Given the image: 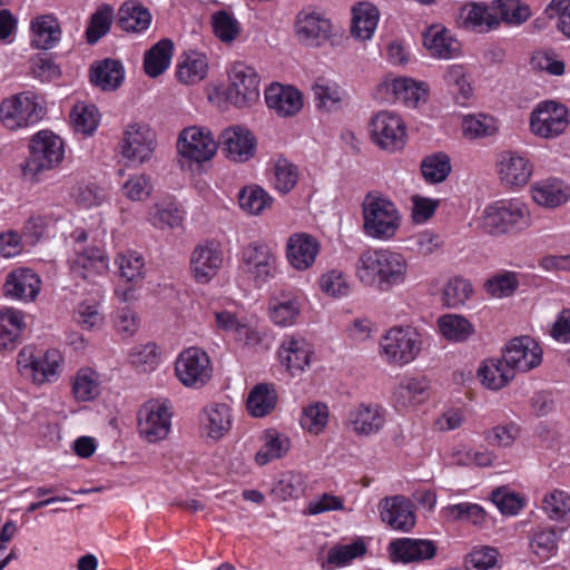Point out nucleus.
Instances as JSON below:
<instances>
[{"label": "nucleus", "instance_id": "nucleus-1", "mask_svg": "<svg viewBox=\"0 0 570 570\" xmlns=\"http://www.w3.org/2000/svg\"><path fill=\"white\" fill-rule=\"evenodd\" d=\"M355 269L363 284L387 292L404 283L407 262L399 253L368 248L361 253Z\"/></svg>", "mask_w": 570, "mask_h": 570}, {"label": "nucleus", "instance_id": "nucleus-2", "mask_svg": "<svg viewBox=\"0 0 570 570\" xmlns=\"http://www.w3.org/2000/svg\"><path fill=\"white\" fill-rule=\"evenodd\" d=\"M480 220L483 230L494 236L515 234L527 229L531 224L525 204L515 198L488 205Z\"/></svg>", "mask_w": 570, "mask_h": 570}, {"label": "nucleus", "instance_id": "nucleus-3", "mask_svg": "<svg viewBox=\"0 0 570 570\" xmlns=\"http://www.w3.org/2000/svg\"><path fill=\"white\" fill-rule=\"evenodd\" d=\"M362 207L363 228L366 235L377 239H389L396 234L401 216L392 202L368 194Z\"/></svg>", "mask_w": 570, "mask_h": 570}, {"label": "nucleus", "instance_id": "nucleus-4", "mask_svg": "<svg viewBox=\"0 0 570 570\" xmlns=\"http://www.w3.org/2000/svg\"><path fill=\"white\" fill-rule=\"evenodd\" d=\"M65 157V145L56 134L47 130L37 132L29 144V156L23 167L24 173L37 175L60 165Z\"/></svg>", "mask_w": 570, "mask_h": 570}, {"label": "nucleus", "instance_id": "nucleus-5", "mask_svg": "<svg viewBox=\"0 0 570 570\" xmlns=\"http://www.w3.org/2000/svg\"><path fill=\"white\" fill-rule=\"evenodd\" d=\"M62 356L58 350H38L32 345L22 347L17 357L20 372L37 384L49 382L58 376Z\"/></svg>", "mask_w": 570, "mask_h": 570}, {"label": "nucleus", "instance_id": "nucleus-6", "mask_svg": "<svg viewBox=\"0 0 570 570\" xmlns=\"http://www.w3.org/2000/svg\"><path fill=\"white\" fill-rule=\"evenodd\" d=\"M261 78L252 66L235 61L228 68L226 99L237 108L249 107L259 98Z\"/></svg>", "mask_w": 570, "mask_h": 570}, {"label": "nucleus", "instance_id": "nucleus-7", "mask_svg": "<svg viewBox=\"0 0 570 570\" xmlns=\"http://www.w3.org/2000/svg\"><path fill=\"white\" fill-rule=\"evenodd\" d=\"M42 108L31 92H20L0 102V122L8 130H18L38 122Z\"/></svg>", "mask_w": 570, "mask_h": 570}, {"label": "nucleus", "instance_id": "nucleus-8", "mask_svg": "<svg viewBox=\"0 0 570 570\" xmlns=\"http://www.w3.org/2000/svg\"><path fill=\"white\" fill-rule=\"evenodd\" d=\"M421 335L411 327H394L382 337L381 351L391 364L412 362L421 351Z\"/></svg>", "mask_w": 570, "mask_h": 570}, {"label": "nucleus", "instance_id": "nucleus-9", "mask_svg": "<svg viewBox=\"0 0 570 570\" xmlns=\"http://www.w3.org/2000/svg\"><path fill=\"white\" fill-rule=\"evenodd\" d=\"M171 405L167 400H153L138 411V432L150 443L165 439L171 426Z\"/></svg>", "mask_w": 570, "mask_h": 570}, {"label": "nucleus", "instance_id": "nucleus-10", "mask_svg": "<svg viewBox=\"0 0 570 570\" xmlns=\"http://www.w3.org/2000/svg\"><path fill=\"white\" fill-rule=\"evenodd\" d=\"M569 125V111L566 105L546 100L531 112L530 129L541 138H556L563 134Z\"/></svg>", "mask_w": 570, "mask_h": 570}, {"label": "nucleus", "instance_id": "nucleus-11", "mask_svg": "<svg viewBox=\"0 0 570 570\" xmlns=\"http://www.w3.org/2000/svg\"><path fill=\"white\" fill-rule=\"evenodd\" d=\"M175 372L185 386L199 389L210 380L213 370L205 351L198 347H189L179 354Z\"/></svg>", "mask_w": 570, "mask_h": 570}, {"label": "nucleus", "instance_id": "nucleus-12", "mask_svg": "<svg viewBox=\"0 0 570 570\" xmlns=\"http://www.w3.org/2000/svg\"><path fill=\"white\" fill-rule=\"evenodd\" d=\"M370 131L372 140L381 149L394 153L405 145V125L396 114L377 112L371 119Z\"/></svg>", "mask_w": 570, "mask_h": 570}, {"label": "nucleus", "instance_id": "nucleus-13", "mask_svg": "<svg viewBox=\"0 0 570 570\" xmlns=\"http://www.w3.org/2000/svg\"><path fill=\"white\" fill-rule=\"evenodd\" d=\"M502 357L515 373L529 372L542 362V348L530 336L512 338L503 350Z\"/></svg>", "mask_w": 570, "mask_h": 570}, {"label": "nucleus", "instance_id": "nucleus-14", "mask_svg": "<svg viewBox=\"0 0 570 570\" xmlns=\"http://www.w3.org/2000/svg\"><path fill=\"white\" fill-rule=\"evenodd\" d=\"M244 271L261 285L273 278L276 272V256L272 249L261 243H252L242 254Z\"/></svg>", "mask_w": 570, "mask_h": 570}, {"label": "nucleus", "instance_id": "nucleus-15", "mask_svg": "<svg viewBox=\"0 0 570 570\" xmlns=\"http://www.w3.org/2000/svg\"><path fill=\"white\" fill-rule=\"evenodd\" d=\"M224 253L216 240L198 244L190 256V269L198 283H208L222 268Z\"/></svg>", "mask_w": 570, "mask_h": 570}, {"label": "nucleus", "instance_id": "nucleus-16", "mask_svg": "<svg viewBox=\"0 0 570 570\" xmlns=\"http://www.w3.org/2000/svg\"><path fill=\"white\" fill-rule=\"evenodd\" d=\"M155 148V134L142 124H132L124 130L120 142L121 154L132 163L142 164Z\"/></svg>", "mask_w": 570, "mask_h": 570}, {"label": "nucleus", "instance_id": "nucleus-17", "mask_svg": "<svg viewBox=\"0 0 570 570\" xmlns=\"http://www.w3.org/2000/svg\"><path fill=\"white\" fill-rule=\"evenodd\" d=\"M177 148L183 157L203 163L215 155L217 144L209 131L198 127H189L180 132Z\"/></svg>", "mask_w": 570, "mask_h": 570}, {"label": "nucleus", "instance_id": "nucleus-18", "mask_svg": "<svg viewBox=\"0 0 570 570\" xmlns=\"http://www.w3.org/2000/svg\"><path fill=\"white\" fill-rule=\"evenodd\" d=\"M385 424V410L374 403H360L346 416L345 426L358 436L379 433Z\"/></svg>", "mask_w": 570, "mask_h": 570}, {"label": "nucleus", "instance_id": "nucleus-19", "mask_svg": "<svg viewBox=\"0 0 570 570\" xmlns=\"http://www.w3.org/2000/svg\"><path fill=\"white\" fill-rule=\"evenodd\" d=\"M379 510L381 520L393 530L409 532L415 525L413 504L403 495L382 499Z\"/></svg>", "mask_w": 570, "mask_h": 570}, {"label": "nucleus", "instance_id": "nucleus-20", "mask_svg": "<svg viewBox=\"0 0 570 570\" xmlns=\"http://www.w3.org/2000/svg\"><path fill=\"white\" fill-rule=\"evenodd\" d=\"M295 33L307 46L320 47L332 36V23L320 13L302 10L296 16Z\"/></svg>", "mask_w": 570, "mask_h": 570}, {"label": "nucleus", "instance_id": "nucleus-21", "mask_svg": "<svg viewBox=\"0 0 570 570\" xmlns=\"http://www.w3.org/2000/svg\"><path fill=\"white\" fill-rule=\"evenodd\" d=\"M40 287L41 279L33 269L19 267L7 275L2 292L7 298L29 302L38 296Z\"/></svg>", "mask_w": 570, "mask_h": 570}, {"label": "nucleus", "instance_id": "nucleus-22", "mask_svg": "<svg viewBox=\"0 0 570 570\" xmlns=\"http://www.w3.org/2000/svg\"><path fill=\"white\" fill-rule=\"evenodd\" d=\"M220 144L226 157L233 161L245 163L256 151V140L253 134L240 126L225 129L220 134Z\"/></svg>", "mask_w": 570, "mask_h": 570}, {"label": "nucleus", "instance_id": "nucleus-23", "mask_svg": "<svg viewBox=\"0 0 570 570\" xmlns=\"http://www.w3.org/2000/svg\"><path fill=\"white\" fill-rule=\"evenodd\" d=\"M389 552L393 562H420L432 559L436 554V546L431 540L400 538L389 544Z\"/></svg>", "mask_w": 570, "mask_h": 570}, {"label": "nucleus", "instance_id": "nucleus-24", "mask_svg": "<svg viewBox=\"0 0 570 570\" xmlns=\"http://www.w3.org/2000/svg\"><path fill=\"white\" fill-rule=\"evenodd\" d=\"M312 346L304 337L289 336L284 340L278 357L292 376L305 371L311 363Z\"/></svg>", "mask_w": 570, "mask_h": 570}, {"label": "nucleus", "instance_id": "nucleus-25", "mask_svg": "<svg viewBox=\"0 0 570 570\" xmlns=\"http://www.w3.org/2000/svg\"><path fill=\"white\" fill-rule=\"evenodd\" d=\"M108 257L98 247H90L83 250H76L70 262V268L75 277L94 282L97 276L108 271Z\"/></svg>", "mask_w": 570, "mask_h": 570}, {"label": "nucleus", "instance_id": "nucleus-26", "mask_svg": "<svg viewBox=\"0 0 570 570\" xmlns=\"http://www.w3.org/2000/svg\"><path fill=\"white\" fill-rule=\"evenodd\" d=\"M286 250L289 264L298 271H305L314 264L320 244L308 234H294L287 240Z\"/></svg>", "mask_w": 570, "mask_h": 570}, {"label": "nucleus", "instance_id": "nucleus-27", "mask_svg": "<svg viewBox=\"0 0 570 570\" xmlns=\"http://www.w3.org/2000/svg\"><path fill=\"white\" fill-rule=\"evenodd\" d=\"M265 100L268 108L282 117L293 116L303 107L299 91L279 83H273L265 90Z\"/></svg>", "mask_w": 570, "mask_h": 570}, {"label": "nucleus", "instance_id": "nucleus-28", "mask_svg": "<svg viewBox=\"0 0 570 570\" xmlns=\"http://www.w3.org/2000/svg\"><path fill=\"white\" fill-rule=\"evenodd\" d=\"M24 314L13 307L0 309V351H12L20 343L26 330Z\"/></svg>", "mask_w": 570, "mask_h": 570}, {"label": "nucleus", "instance_id": "nucleus-29", "mask_svg": "<svg viewBox=\"0 0 570 570\" xmlns=\"http://www.w3.org/2000/svg\"><path fill=\"white\" fill-rule=\"evenodd\" d=\"M498 168L500 179L509 186L525 185L532 174L528 159L514 153L503 154Z\"/></svg>", "mask_w": 570, "mask_h": 570}, {"label": "nucleus", "instance_id": "nucleus-30", "mask_svg": "<svg viewBox=\"0 0 570 570\" xmlns=\"http://www.w3.org/2000/svg\"><path fill=\"white\" fill-rule=\"evenodd\" d=\"M31 30L33 32L31 46L36 49H51L61 39L60 23L52 14H43L33 19Z\"/></svg>", "mask_w": 570, "mask_h": 570}, {"label": "nucleus", "instance_id": "nucleus-31", "mask_svg": "<svg viewBox=\"0 0 570 570\" xmlns=\"http://www.w3.org/2000/svg\"><path fill=\"white\" fill-rule=\"evenodd\" d=\"M302 301L293 293H281L269 301V317L274 324L291 326L301 314Z\"/></svg>", "mask_w": 570, "mask_h": 570}, {"label": "nucleus", "instance_id": "nucleus-32", "mask_svg": "<svg viewBox=\"0 0 570 570\" xmlns=\"http://www.w3.org/2000/svg\"><path fill=\"white\" fill-rule=\"evenodd\" d=\"M533 200L546 208H556L570 198V189L559 179L538 181L531 188Z\"/></svg>", "mask_w": 570, "mask_h": 570}, {"label": "nucleus", "instance_id": "nucleus-33", "mask_svg": "<svg viewBox=\"0 0 570 570\" xmlns=\"http://www.w3.org/2000/svg\"><path fill=\"white\" fill-rule=\"evenodd\" d=\"M460 21L463 28L478 32H487L499 26V18L487 6L475 2L461 8Z\"/></svg>", "mask_w": 570, "mask_h": 570}, {"label": "nucleus", "instance_id": "nucleus-34", "mask_svg": "<svg viewBox=\"0 0 570 570\" xmlns=\"http://www.w3.org/2000/svg\"><path fill=\"white\" fill-rule=\"evenodd\" d=\"M478 377L487 389L498 391L513 380L514 372L503 357L490 358L480 365Z\"/></svg>", "mask_w": 570, "mask_h": 570}, {"label": "nucleus", "instance_id": "nucleus-35", "mask_svg": "<svg viewBox=\"0 0 570 570\" xmlns=\"http://www.w3.org/2000/svg\"><path fill=\"white\" fill-rule=\"evenodd\" d=\"M124 67L120 61L105 59L90 69V81L105 91L117 89L124 81Z\"/></svg>", "mask_w": 570, "mask_h": 570}, {"label": "nucleus", "instance_id": "nucleus-36", "mask_svg": "<svg viewBox=\"0 0 570 570\" xmlns=\"http://www.w3.org/2000/svg\"><path fill=\"white\" fill-rule=\"evenodd\" d=\"M380 12L375 6L368 2H360L353 8L351 32L360 40L370 39L379 22Z\"/></svg>", "mask_w": 570, "mask_h": 570}, {"label": "nucleus", "instance_id": "nucleus-37", "mask_svg": "<svg viewBox=\"0 0 570 570\" xmlns=\"http://www.w3.org/2000/svg\"><path fill=\"white\" fill-rule=\"evenodd\" d=\"M277 399L273 384L259 383L248 394L247 410L254 417H264L276 407Z\"/></svg>", "mask_w": 570, "mask_h": 570}, {"label": "nucleus", "instance_id": "nucleus-38", "mask_svg": "<svg viewBox=\"0 0 570 570\" xmlns=\"http://www.w3.org/2000/svg\"><path fill=\"white\" fill-rule=\"evenodd\" d=\"M174 43L170 39H161L155 43L144 57V70L151 77L156 78L164 73L170 65L173 57Z\"/></svg>", "mask_w": 570, "mask_h": 570}, {"label": "nucleus", "instance_id": "nucleus-39", "mask_svg": "<svg viewBox=\"0 0 570 570\" xmlns=\"http://www.w3.org/2000/svg\"><path fill=\"white\" fill-rule=\"evenodd\" d=\"M424 46L432 56L449 59L460 52V43L446 29L430 28L424 35Z\"/></svg>", "mask_w": 570, "mask_h": 570}, {"label": "nucleus", "instance_id": "nucleus-40", "mask_svg": "<svg viewBox=\"0 0 570 570\" xmlns=\"http://www.w3.org/2000/svg\"><path fill=\"white\" fill-rule=\"evenodd\" d=\"M438 328L441 335L450 342L461 343L474 334L473 324L462 315L445 314L439 317Z\"/></svg>", "mask_w": 570, "mask_h": 570}, {"label": "nucleus", "instance_id": "nucleus-41", "mask_svg": "<svg viewBox=\"0 0 570 570\" xmlns=\"http://www.w3.org/2000/svg\"><path fill=\"white\" fill-rule=\"evenodd\" d=\"M208 69V60L206 55L191 51L183 56L177 66V79L186 85L202 81Z\"/></svg>", "mask_w": 570, "mask_h": 570}, {"label": "nucleus", "instance_id": "nucleus-42", "mask_svg": "<svg viewBox=\"0 0 570 570\" xmlns=\"http://www.w3.org/2000/svg\"><path fill=\"white\" fill-rule=\"evenodd\" d=\"M151 22L150 12L141 6L126 2L119 10L118 27L124 31L141 32Z\"/></svg>", "mask_w": 570, "mask_h": 570}, {"label": "nucleus", "instance_id": "nucleus-43", "mask_svg": "<svg viewBox=\"0 0 570 570\" xmlns=\"http://www.w3.org/2000/svg\"><path fill=\"white\" fill-rule=\"evenodd\" d=\"M114 21V9L110 4H101L90 16L88 21L85 37L89 45L97 43L102 37H105L111 27Z\"/></svg>", "mask_w": 570, "mask_h": 570}, {"label": "nucleus", "instance_id": "nucleus-44", "mask_svg": "<svg viewBox=\"0 0 570 570\" xmlns=\"http://www.w3.org/2000/svg\"><path fill=\"white\" fill-rule=\"evenodd\" d=\"M306 489V482L301 473L287 471L279 475L272 489V494L279 501L301 498Z\"/></svg>", "mask_w": 570, "mask_h": 570}, {"label": "nucleus", "instance_id": "nucleus-45", "mask_svg": "<svg viewBox=\"0 0 570 570\" xmlns=\"http://www.w3.org/2000/svg\"><path fill=\"white\" fill-rule=\"evenodd\" d=\"M100 115L95 105L76 104L70 111V121L77 132L92 135L99 124Z\"/></svg>", "mask_w": 570, "mask_h": 570}, {"label": "nucleus", "instance_id": "nucleus-46", "mask_svg": "<svg viewBox=\"0 0 570 570\" xmlns=\"http://www.w3.org/2000/svg\"><path fill=\"white\" fill-rule=\"evenodd\" d=\"M450 157L444 153H435L423 158L421 173L423 178L431 184L444 181L451 173Z\"/></svg>", "mask_w": 570, "mask_h": 570}, {"label": "nucleus", "instance_id": "nucleus-47", "mask_svg": "<svg viewBox=\"0 0 570 570\" xmlns=\"http://www.w3.org/2000/svg\"><path fill=\"white\" fill-rule=\"evenodd\" d=\"M204 413V425L210 438L220 439L230 429V410L226 404H214Z\"/></svg>", "mask_w": 570, "mask_h": 570}, {"label": "nucleus", "instance_id": "nucleus-48", "mask_svg": "<svg viewBox=\"0 0 570 570\" xmlns=\"http://www.w3.org/2000/svg\"><path fill=\"white\" fill-rule=\"evenodd\" d=\"M365 551L366 547L361 540L351 544H336L328 550L326 560L322 562V568L326 566L331 568L347 566L355 558L363 556Z\"/></svg>", "mask_w": 570, "mask_h": 570}, {"label": "nucleus", "instance_id": "nucleus-49", "mask_svg": "<svg viewBox=\"0 0 570 570\" xmlns=\"http://www.w3.org/2000/svg\"><path fill=\"white\" fill-rule=\"evenodd\" d=\"M239 206L253 215H259L265 208L271 207L273 198L261 186L244 187L238 194Z\"/></svg>", "mask_w": 570, "mask_h": 570}, {"label": "nucleus", "instance_id": "nucleus-50", "mask_svg": "<svg viewBox=\"0 0 570 570\" xmlns=\"http://www.w3.org/2000/svg\"><path fill=\"white\" fill-rule=\"evenodd\" d=\"M273 185L282 194L289 193L298 181L297 167L286 158L278 157L273 167Z\"/></svg>", "mask_w": 570, "mask_h": 570}, {"label": "nucleus", "instance_id": "nucleus-51", "mask_svg": "<svg viewBox=\"0 0 570 570\" xmlns=\"http://www.w3.org/2000/svg\"><path fill=\"white\" fill-rule=\"evenodd\" d=\"M473 293L471 283L462 277L448 281L443 288L442 299L445 306L456 308L465 304Z\"/></svg>", "mask_w": 570, "mask_h": 570}, {"label": "nucleus", "instance_id": "nucleus-52", "mask_svg": "<svg viewBox=\"0 0 570 570\" xmlns=\"http://www.w3.org/2000/svg\"><path fill=\"white\" fill-rule=\"evenodd\" d=\"M312 91L318 108L325 109L326 111L338 108L342 100V90L336 83L318 79L312 86Z\"/></svg>", "mask_w": 570, "mask_h": 570}, {"label": "nucleus", "instance_id": "nucleus-53", "mask_svg": "<svg viewBox=\"0 0 570 570\" xmlns=\"http://www.w3.org/2000/svg\"><path fill=\"white\" fill-rule=\"evenodd\" d=\"M72 393L75 399L81 402L97 397L100 393L97 374L89 370H80L72 382Z\"/></svg>", "mask_w": 570, "mask_h": 570}, {"label": "nucleus", "instance_id": "nucleus-54", "mask_svg": "<svg viewBox=\"0 0 570 570\" xmlns=\"http://www.w3.org/2000/svg\"><path fill=\"white\" fill-rule=\"evenodd\" d=\"M492 9L499 21L502 20L511 24H520L530 17L528 6L521 4L519 0H495Z\"/></svg>", "mask_w": 570, "mask_h": 570}, {"label": "nucleus", "instance_id": "nucleus-55", "mask_svg": "<svg viewBox=\"0 0 570 570\" xmlns=\"http://www.w3.org/2000/svg\"><path fill=\"white\" fill-rule=\"evenodd\" d=\"M519 276L515 272H500L489 278L485 284V291L493 297L511 296L519 287Z\"/></svg>", "mask_w": 570, "mask_h": 570}, {"label": "nucleus", "instance_id": "nucleus-56", "mask_svg": "<svg viewBox=\"0 0 570 570\" xmlns=\"http://www.w3.org/2000/svg\"><path fill=\"white\" fill-rule=\"evenodd\" d=\"M328 421V409L324 403H314L304 407L299 423L301 426L312 434H320L324 431Z\"/></svg>", "mask_w": 570, "mask_h": 570}, {"label": "nucleus", "instance_id": "nucleus-57", "mask_svg": "<svg viewBox=\"0 0 570 570\" xmlns=\"http://www.w3.org/2000/svg\"><path fill=\"white\" fill-rule=\"evenodd\" d=\"M395 98L406 105L415 106L426 96V90L411 78H397L391 85Z\"/></svg>", "mask_w": 570, "mask_h": 570}, {"label": "nucleus", "instance_id": "nucleus-58", "mask_svg": "<svg viewBox=\"0 0 570 570\" xmlns=\"http://www.w3.org/2000/svg\"><path fill=\"white\" fill-rule=\"evenodd\" d=\"M542 509L552 520H564L570 515V494L562 490H553L544 495Z\"/></svg>", "mask_w": 570, "mask_h": 570}, {"label": "nucleus", "instance_id": "nucleus-59", "mask_svg": "<svg viewBox=\"0 0 570 570\" xmlns=\"http://www.w3.org/2000/svg\"><path fill=\"white\" fill-rule=\"evenodd\" d=\"M532 551L542 559L553 556L558 549V535L553 528L537 529L530 539Z\"/></svg>", "mask_w": 570, "mask_h": 570}, {"label": "nucleus", "instance_id": "nucleus-60", "mask_svg": "<svg viewBox=\"0 0 570 570\" xmlns=\"http://www.w3.org/2000/svg\"><path fill=\"white\" fill-rule=\"evenodd\" d=\"M446 515L454 521H468L474 525H482L487 519L485 510L470 502H462L446 508Z\"/></svg>", "mask_w": 570, "mask_h": 570}, {"label": "nucleus", "instance_id": "nucleus-61", "mask_svg": "<svg viewBox=\"0 0 570 570\" xmlns=\"http://www.w3.org/2000/svg\"><path fill=\"white\" fill-rule=\"evenodd\" d=\"M148 219L159 229L176 228L181 225L183 216L178 208L171 205H155L150 208Z\"/></svg>", "mask_w": 570, "mask_h": 570}, {"label": "nucleus", "instance_id": "nucleus-62", "mask_svg": "<svg viewBox=\"0 0 570 570\" xmlns=\"http://www.w3.org/2000/svg\"><path fill=\"white\" fill-rule=\"evenodd\" d=\"M116 264L118 265L120 277L127 282H137L144 277V258L135 252L119 254Z\"/></svg>", "mask_w": 570, "mask_h": 570}, {"label": "nucleus", "instance_id": "nucleus-63", "mask_svg": "<svg viewBox=\"0 0 570 570\" xmlns=\"http://www.w3.org/2000/svg\"><path fill=\"white\" fill-rule=\"evenodd\" d=\"M497 549L491 547L475 548L465 559L466 570H499Z\"/></svg>", "mask_w": 570, "mask_h": 570}, {"label": "nucleus", "instance_id": "nucleus-64", "mask_svg": "<svg viewBox=\"0 0 570 570\" xmlns=\"http://www.w3.org/2000/svg\"><path fill=\"white\" fill-rule=\"evenodd\" d=\"M462 129L464 136L469 138H476L493 135L497 130V127L492 117L480 114L476 116L470 115L464 117Z\"/></svg>", "mask_w": 570, "mask_h": 570}]
</instances>
